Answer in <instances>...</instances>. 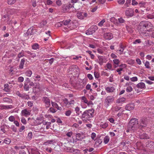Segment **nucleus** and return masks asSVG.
I'll list each match as a JSON object with an SVG mask.
<instances>
[{
	"label": "nucleus",
	"instance_id": "nucleus-1",
	"mask_svg": "<svg viewBox=\"0 0 154 154\" xmlns=\"http://www.w3.org/2000/svg\"><path fill=\"white\" fill-rule=\"evenodd\" d=\"M152 24L148 21H143L140 22L137 26L138 30L140 33H146L145 32H149L153 28Z\"/></svg>",
	"mask_w": 154,
	"mask_h": 154
},
{
	"label": "nucleus",
	"instance_id": "nucleus-2",
	"mask_svg": "<svg viewBox=\"0 0 154 154\" xmlns=\"http://www.w3.org/2000/svg\"><path fill=\"white\" fill-rule=\"evenodd\" d=\"M94 110L93 109L86 110L83 112L82 116V119L84 122H86L93 117Z\"/></svg>",
	"mask_w": 154,
	"mask_h": 154
},
{
	"label": "nucleus",
	"instance_id": "nucleus-3",
	"mask_svg": "<svg viewBox=\"0 0 154 154\" xmlns=\"http://www.w3.org/2000/svg\"><path fill=\"white\" fill-rule=\"evenodd\" d=\"M138 125H139L138 119L136 118H132L128 124V128L130 130H132V131H134L139 128L138 127Z\"/></svg>",
	"mask_w": 154,
	"mask_h": 154
},
{
	"label": "nucleus",
	"instance_id": "nucleus-4",
	"mask_svg": "<svg viewBox=\"0 0 154 154\" xmlns=\"http://www.w3.org/2000/svg\"><path fill=\"white\" fill-rule=\"evenodd\" d=\"M147 119L146 118H142L139 121L138 127L139 128L141 129L147 125Z\"/></svg>",
	"mask_w": 154,
	"mask_h": 154
},
{
	"label": "nucleus",
	"instance_id": "nucleus-5",
	"mask_svg": "<svg viewBox=\"0 0 154 154\" xmlns=\"http://www.w3.org/2000/svg\"><path fill=\"white\" fill-rule=\"evenodd\" d=\"M114 100V97L112 96H109L107 97L104 101L105 106L107 107L109 106L110 104Z\"/></svg>",
	"mask_w": 154,
	"mask_h": 154
},
{
	"label": "nucleus",
	"instance_id": "nucleus-6",
	"mask_svg": "<svg viewBox=\"0 0 154 154\" xmlns=\"http://www.w3.org/2000/svg\"><path fill=\"white\" fill-rule=\"evenodd\" d=\"M42 100L46 108H49L51 106V101L48 97H43L42 98Z\"/></svg>",
	"mask_w": 154,
	"mask_h": 154
},
{
	"label": "nucleus",
	"instance_id": "nucleus-7",
	"mask_svg": "<svg viewBox=\"0 0 154 154\" xmlns=\"http://www.w3.org/2000/svg\"><path fill=\"white\" fill-rule=\"evenodd\" d=\"M97 26H92L86 30V34L87 35H92L97 30Z\"/></svg>",
	"mask_w": 154,
	"mask_h": 154
},
{
	"label": "nucleus",
	"instance_id": "nucleus-8",
	"mask_svg": "<svg viewBox=\"0 0 154 154\" xmlns=\"http://www.w3.org/2000/svg\"><path fill=\"white\" fill-rule=\"evenodd\" d=\"M77 17L79 19L83 20L88 17L87 14L85 12H78L76 14Z\"/></svg>",
	"mask_w": 154,
	"mask_h": 154
},
{
	"label": "nucleus",
	"instance_id": "nucleus-9",
	"mask_svg": "<svg viewBox=\"0 0 154 154\" xmlns=\"http://www.w3.org/2000/svg\"><path fill=\"white\" fill-rule=\"evenodd\" d=\"M103 37L106 40H110L113 38V36L111 32H106L104 34Z\"/></svg>",
	"mask_w": 154,
	"mask_h": 154
},
{
	"label": "nucleus",
	"instance_id": "nucleus-10",
	"mask_svg": "<svg viewBox=\"0 0 154 154\" xmlns=\"http://www.w3.org/2000/svg\"><path fill=\"white\" fill-rule=\"evenodd\" d=\"M134 10L131 8H128L125 11V15L127 16L131 17L134 15Z\"/></svg>",
	"mask_w": 154,
	"mask_h": 154
},
{
	"label": "nucleus",
	"instance_id": "nucleus-11",
	"mask_svg": "<svg viewBox=\"0 0 154 154\" xmlns=\"http://www.w3.org/2000/svg\"><path fill=\"white\" fill-rule=\"evenodd\" d=\"M74 8V5H72L69 4L68 5H63V11H69L70 8Z\"/></svg>",
	"mask_w": 154,
	"mask_h": 154
},
{
	"label": "nucleus",
	"instance_id": "nucleus-12",
	"mask_svg": "<svg viewBox=\"0 0 154 154\" xmlns=\"http://www.w3.org/2000/svg\"><path fill=\"white\" fill-rule=\"evenodd\" d=\"M105 89L107 93L113 92L115 90V88L112 86H108L105 87Z\"/></svg>",
	"mask_w": 154,
	"mask_h": 154
},
{
	"label": "nucleus",
	"instance_id": "nucleus-13",
	"mask_svg": "<svg viewBox=\"0 0 154 154\" xmlns=\"http://www.w3.org/2000/svg\"><path fill=\"white\" fill-rule=\"evenodd\" d=\"M139 137L141 139H147L150 138L149 136L145 133L139 134Z\"/></svg>",
	"mask_w": 154,
	"mask_h": 154
},
{
	"label": "nucleus",
	"instance_id": "nucleus-14",
	"mask_svg": "<svg viewBox=\"0 0 154 154\" xmlns=\"http://www.w3.org/2000/svg\"><path fill=\"white\" fill-rule=\"evenodd\" d=\"M21 114L22 115L24 116H28L30 115V112L26 109H25L22 110Z\"/></svg>",
	"mask_w": 154,
	"mask_h": 154
},
{
	"label": "nucleus",
	"instance_id": "nucleus-15",
	"mask_svg": "<svg viewBox=\"0 0 154 154\" xmlns=\"http://www.w3.org/2000/svg\"><path fill=\"white\" fill-rule=\"evenodd\" d=\"M43 122V120L42 118L41 117H37L35 120V123L36 125H38L42 123Z\"/></svg>",
	"mask_w": 154,
	"mask_h": 154
},
{
	"label": "nucleus",
	"instance_id": "nucleus-16",
	"mask_svg": "<svg viewBox=\"0 0 154 154\" xmlns=\"http://www.w3.org/2000/svg\"><path fill=\"white\" fill-rule=\"evenodd\" d=\"M69 152L73 154H81L80 150L78 149H70Z\"/></svg>",
	"mask_w": 154,
	"mask_h": 154
},
{
	"label": "nucleus",
	"instance_id": "nucleus-17",
	"mask_svg": "<svg viewBox=\"0 0 154 154\" xmlns=\"http://www.w3.org/2000/svg\"><path fill=\"white\" fill-rule=\"evenodd\" d=\"M130 142L128 141H123L121 142V144L124 148L126 149L128 146H129ZM124 149V148H123Z\"/></svg>",
	"mask_w": 154,
	"mask_h": 154
},
{
	"label": "nucleus",
	"instance_id": "nucleus-18",
	"mask_svg": "<svg viewBox=\"0 0 154 154\" xmlns=\"http://www.w3.org/2000/svg\"><path fill=\"white\" fill-rule=\"evenodd\" d=\"M11 105H5L3 104L0 105V109L2 110L3 109H7L12 108Z\"/></svg>",
	"mask_w": 154,
	"mask_h": 154
},
{
	"label": "nucleus",
	"instance_id": "nucleus-19",
	"mask_svg": "<svg viewBox=\"0 0 154 154\" xmlns=\"http://www.w3.org/2000/svg\"><path fill=\"white\" fill-rule=\"evenodd\" d=\"M71 20L70 19H68V20H66L65 21H63V24L64 25L67 26V27H68L70 29H72L70 27V25L71 24Z\"/></svg>",
	"mask_w": 154,
	"mask_h": 154
},
{
	"label": "nucleus",
	"instance_id": "nucleus-20",
	"mask_svg": "<svg viewBox=\"0 0 154 154\" xmlns=\"http://www.w3.org/2000/svg\"><path fill=\"white\" fill-rule=\"evenodd\" d=\"M134 108V106L133 104H128L126 105L125 109L127 110H131L133 109Z\"/></svg>",
	"mask_w": 154,
	"mask_h": 154
},
{
	"label": "nucleus",
	"instance_id": "nucleus-21",
	"mask_svg": "<svg viewBox=\"0 0 154 154\" xmlns=\"http://www.w3.org/2000/svg\"><path fill=\"white\" fill-rule=\"evenodd\" d=\"M25 60L24 58L21 59L20 65L19 66V69H23L24 64L25 62Z\"/></svg>",
	"mask_w": 154,
	"mask_h": 154
},
{
	"label": "nucleus",
	"instance_id": "nucleus-22",
	"mask_svg": "<svg viewBox=\"0 0 154 154\" xmlns=\"http://www.w3.org/2000/svg\"><path fill=\"white\" fill-rule=\"evenodd\" d=\"M55 143V142L54 140H49L43 143V145L45 146H48L49 144H53V143Z\"/></svg>",
	"mask_w": 154,
	"mask_h": 154
},
{
	"label": "nucleus",
	"instance_id": "nucleus-23",
	"mask_svg": "<svg viewBox=\"0 0 154 154\" xmlns=\"http://www.w3.org/2000/svg\"><path fill=\"white\" fill-rule=\"evenodd\" d=\"M154 145V142L151 141H148L146 143V146L148 147L151 148Z\"/></svg>",
	"mask_w": 154,
	"mask_h": 154
},
{
	"label": "nucleus",
	"instance_id": "nucleus-24",
	"mask_svg": "<svg viewBox=\"0 0 154 154\" xmlns=\"http://www.w3.org/2000/svg\"><path fill=\"white\" fill-rule=\"evenodd\" d=\"M76 139L78 140H81L83 138L82 134L79 133H78L76 134Z\"/></svg>",
	"mask_w": 154,
	"mask_h": 154
},
{
	"label": "nucleus",
	"instance_id": "nucleus-25",
	"mask_svg": "<svg viewBox=\"0 0 154 154\" xmlns=\"http://www.w3.org/2000/svg\"><path fill=\"white\" fill-rule=\"evenodd\" d=\"M51 103L53 107L59 110H61V109L62 108L61 107H59L56 103L51 101Z\"/></svg>",
	"mask_w": 154,
	"mask_h": 154
},
{
	"label": "nucleus",
	"instance_id": "nucleus-26",
	"mask_svg": "<svg viewBox=\"0 0 154 154\" xmlns=\"http://www.w3.org/2000/svg\"><path fill=\"white\" fill-rule=\"evenodd\" d=\"M4 90L6 92H8L10 91V88H9V85L7 84H5L4 86Z\"/></svg>",
	"mask_w": 154,
	"mask_h": 154
},
{
	"label": "nucleus",
	"instance_id": "nucleus-27",
	"mask_svg": "<svg viewBox=\"0 0 154 154\" xmlns=\"http://www.w3.org/2000/svg\"><path fill=\"white\" fill-rule=\"evenodd\" d=\"M63 101L65 105L67 107H69V101L66 98H65L63 99Z\"/></svg>",
	"mask_w": 154,
	"mask_h": 154
},
{
	"label": "nucleus",
	"instance_id": "nucleus-28",
	"mask_svg": "<svg viewBox=\"0 0 154 154\" xmlns=\"http://www.w3.org/2000/svg\"><path fill=\"white\" fill-rule=\"evenodd\" d=\"M126 99L124 97H122L116 100V103H122L125 101Z\"/></svg>",
	"mask_w": 154,
	"mask_h": 154
},
{
	"label": "nucleus",
	"instance_id": "nucleus-29",
	"mask_svg": "<svg viewBox=\"0 0 154 154\" xmlns=\"http://www.w3.org/2000/svg\"><path fill=\"white\" fill-rule=\"evenodd\" d=\"M137 87L140 88H143L145 87V85L144 83L140 82L137 85Z\"/></svg>",
	"mask_w": 154,
	"mask_h": 154
},
{
	"label": "nucleus",
	"instance_id": "nucleus-30",
	"mask_svg": "<svg viewBox=\"0 0 154 154\" xmlns=\"http://www.w3.org/2000/svg\"><path fill=\"white\" fill-rule=\"evenodd\" d=\"M100 127L103 128H106L108 126V124L107 123L105 122L103 123V122L101 123L100 125Z\"/></svg>",
	"mask_w": 154,
	"mask_h": 154
},
{
	"label": "nucleus",
	"instance_id": "nucleus-31",
	"mask_svg": "<svg viewBox=\"0 0 154 154\" xmlns=\"http://www.w3.org/2000/svg\"><path fill=\"white\" fill-rule=\"evenodd\" d=\"M109 136H106L103 139V142L105 144L107 143L109 140Z\"/></svg>",
	"mask_w": 154,
	"mask_h": 154
},
{
	"label": "nucleus",
	"instance_id": "nucleus-32",
	"mask_svg": "<svg viewBox=\"0 0 154 154\" xmlns=\"http://www.w3.org/2000/svg\"><path fill=\"white\" fill-rule=\"evenodd\" d=\"M75 100L73 99H71L69 101V107H72L75 103Z\"/></svg>",
	"mask_w": 154,
	"mask_h": 154
},
{
	"label": "nucleus",
	"instance_id": "nucleus-33",
	"mask_svg": "<svg viewBox=\"0 0 154 154\" xmlns=\"http://www.w3.org/2000/svg\"><path fill=\"white\" fill-rule=\"evenodd\" d=\"M39 48V45L37 43H35L32 46V48L33 49L37 50Z\"/></svg>",
	"mask_w": 154,
	"mask_h": 154
},
{
	"label": "nucleus",
	"instance_id": "nucleus-34",
	"mask_svg": "<svg viewBox=\"0 0 154 154\" xmlns=\"http://www.w3.org/2000/svg\"><path fill=\"white\" fill-rule=\"evenodd\" d=\"M99 60H98V63L100 65H102L103 62V60L102 57H98Z\"/></svg>",
	"mask_w": 154,
	"mask_h": 154
},
{
	"label": "nucleus",
	"instance_id": "nucleus-35",
	"mask_svg": "<svg viewBox=\"0 0 154 154\" xmlns=\"http://www.w3.org/2000/svg\"><path fill=\"white\" fill-rule=\"evenodd\" d=\"M80 108L78 106H76L75 108V113L78 115L80 114Z\"/></svg>",
	"mask_w": 154,
	"mask_h": 154
},
{
	"label": "nucleus",
	"instance_id": "nucleus-36",
	"mask_svg": "<svg viewBox=\"0 0 154 154\" xmlns=\"http://www.w3.org/2000/svg\"><path fill=\"white\" fill-rule=\"evenodd\" d=\"M21 98L25 100H28L29 98V95L25 94H23Z\"/></svg>",
	"mask_w": 154,
	"mask_h": 154
},
{
	"label": "nucleus",
	"instance_id": "nucleus-37",
	"mask_svg": "<svg viewBox=\"0 0 154 154\" xmlns=\"http://www.w3.org/2000/svg\"><path fill=\"white\" fill-rule=\"evenodd\" d=\"M126 29L127 31L130 33L133 32L134 30L133 29H132L130 26H126Z\"/></svg>",
	"mask_w": 154,
	"mask_h": 154
},
{
	"label": "nucleus",
	"instance_id": "nucleus-38",
	"mask_svg": "<svg viewBox=\"0 0 154 154\" xmlns=\"http://www.w3.org/2000/svg\"><path fill=\"white\" fill-rule=\"evenodd\" d=\"M110 20L111 22L114 23H118L117 20L114 17H112L110 19Z\"/></svg>",
	"mask_w": 154,
	"mask_h": 154
},
{
	"label": "nucleus",
	"instance_id": "nucleus-39",
	"mask_svg": "<svg viewBox=\"0 0 154 154\" xmlns=\"http://www.w3.org/2000/svg\"><path fill=\"white\" fill-rule=\"evenodd\" d=\"M32 74V71L31 70H28L26 72V75L29 77H30Z\"/></svg>",
	"mask_w": 154,
	"mask_h": 154
},
{
	"label": "nucleus",
	"instance_id": "nucleus-40",
	"mask_svg": "<svg viewBox=\"0 0 154 154\" xmlns=\"http://www.w3.org/2000/svg\"><path fill=\"white\" fill-rule=\"evenodd\" d=\"M57 111V110H56L55 109L51 107L49 108V109L48 110V112H51L52 113H55Z\"/></svg>",
	"mask_w": 154,
	"mask_h": 154
},
{
	"label": "nucleus",
	"instance_id": "nucleus-41",
	"mask_svg": "<svg viewBox=\"0 0 154 154\" xmlns=\"http://www.w3.org/2000/svg\"><path fill=\"white\" fill-rule=\"evenodd\" d=\"M126 90L127 92H131L132 91L133 88L131 86H127L126 89Z\"/></svg>",
	"mask_w": 154,
	"mask_h": 154
},
{
	"label": "nucleus",
	"instance_id": "nucleus-42",
	"mask_svg": "<svg viewBox=\"0 0 154 154\" xmlns=\"http://www.w3.org/2000/svg\"><path fill=\"white\" fill-rule=\"evenodd\" d=\"M11 142V140L10 139L8 138H5L4 141V142L6 144H9Z\"/></svg>",
	"mask_w": 154,
	"mask_h": 154
},
{
	"label": "nucleus",
	"instance_id": "nucleus-43",
	"mask_svg": "<svg viewBox=\"0 0 154 154\" xmlns=\"http://www.w3.org/2000/svg\"><path fill=\"white\" fill-rule=\"evenodd\" d=\"M24 56V51H21L18 54V57L19 58H20L21 57H23Z\"/></svg>",
	"mask_w": 154,
	"mask_h": 154
},
{
	"label": "nucleus",
	"instance_id": "nucleus-44",
	"mask_svg": "<svg viewBox=\"0 0 154 154\" xmlns=\"http://www.w3.org/2000/svg\"><path fill=\"white\" fill-rule=\"evenodd\" d=\"M72 113V112L70 110L66 111L65 113V115L67 116H69Z\"/></svg>",
	"mask_w": 154,
	"mask_h": 154
},
{
	"label": "nucleus",
	"instance_id": "nucleus-45",
	"mask_svg": "<svg viewBox=\"0 0 154 154\" xmlns=\"http://www.w3.org/2000/svg\"><path fill=\"white\" fill-rule=\"evenodd\" d=\"M145 66L146 67L147 69H150V67L149 66L150 64L149 62L148 61H146L145 64Z\"/></svg>",
	"mask_w": 154,
	"mask_h": 154
},
{
	"label": "nucleus",
	"instance_id": "nucleus-46",
	"mask_svg": "<svg viewBox=\"0 0 154 154\" xmlns=\"http://www.w3.org/2000/svg\"><path fill=\"white\" fill-rule=\"evenodd\" d=\"M81 100L84 103L86 104L88 103V100L85 96H82L81 97Z\"/></svg>",
	"mask_w": 154,
	"mask_h": 154
},
{
	"label": "nucleus",
	"instance_id": "nucleus-47",
	"mask_svg": "<svg viewBox=\"0 0 154 154\" xmlns=\"http://www.w3.org/2000/svg\"><path fill=\"white\" fill-rule=\"evenodd\" d=\"M32 28H31L27 30V33L28 35H31L33 33V32L32 31Z\"/></svg>",
	"mask_w": 154,
	"mask_h": 154
},
{
	"label": "nucleus",
	"instance_id": "nucleus-48",
	"mask_svg": "<svg viewBox=\"0 0 154 154\" xmlns=\"http://www.w3.org/2000/svg\"><path fill=\"white\" fill-rule=\"evenodd\" d=\"M73 134V132L72 131H69L67 132L66 134V135L69 137H71L72 135Z\"/></svg>",
	"mask_w": 154,
	"mask_h": 154
},
{
	"label": "nucleus",
	"instance_id": "nucleus-49",
	"mask_svg": "<svg viewBox=\"0 0 154 154\" xmlns=\"http://www.w3.org/2000/svg\"><path fill=\"white\" fill-rule=\"evenodd\" d=\"M45 150L48 153H51L53 151L52 149L50 147H47L45 149Z\"/></svg>",
	"mask_w": 154,
	"mask_h": 154
},
{
	"label": "nucleus",
	"instance_id": "nucleus-50",
	"mask_svg": "<svg viewBox=\"0 0 154 154\" xmlns=\"http://www.w3.org/2000/svg\"><path fill=\"white\" fill-rule=\"evenodd\" d=\"M9 120L11 122H14L15 120V119L14 116H11L8 118Z\"/></svg>",
	"mask_w": 154,
	"mask_h": 154
},
{
	"label": "nucleus",
	"instance_id": "nucleus-51",
	"mask_svg": "<svg viewBox=\"0 0 154 154\" xmlns=\"http://www.w3.org/2000/svg\"><path fill=\"white\" fill-rule=\"evenodd\" d=\"M24 88L25 90L26 91H28L29 89V87L28 84L25 83L24 84Z\"/></svg>",
	"mask_w": 154,
	"mask_h": 154
},
{
	"label": "nucleus",
	"instance_id": "nucleus-52",
	"mask_svg": "<svg viewBox=\"0 0 154 154\" xmlns=\"http://www.w3.org/2000/svg\"><path fill=\"white\" fill-rule=\"evenodd\" d=\"M105 22V20L104 19H103L98 23V25L100 26H103V24Z\"/></svg>",
	"mask_w": 154,
	"mask_h": 154
},
{
	"label": "nucleus",
	"instance_id": "nucleus-53",
	"mask_svg": "<svg viewBox=\"0 0 154 154\" xmlns=\"http://www.w3.org/2000/svg\"><path fill=\"white\" fill-rule=\"evenodd\" d=\"M15 0H8V3L9 5H12L15 3Z\"/></svg>",
	"mask_w": 154,
	"mask_h": 154
},
{
	"label": "nucleus",
	"instance_id": "nucleus-54",
	"mask_svg": "<svg viewBox=\"0 0 154 154\" xmlns=\"http://www.w3.org/2000/svg\"><path fill=\"white\" fill-rule=\"evenodd\" d=\"M94 75L96 79H98L100 77V74L98 72H94Z\"/></svg>",
	"mask_w": 154,
	"mask_h": 154
},
{
	"label": "nucleus",
	"instance_id": "nucleus-55",
	"mask_svg": "<svg viewBox=\"0 0 154 154\" xmlns=\"http://www.w3.org/2000/svg\"><path fill=\"white\" fill-rule=\"evenodd\" d=\"M21 122L24 125H26V122L25 119L23 117L21 118Z\"/></svg>",
	"mask_w": 154,
	"mask_h": 154
},
{
	"label": "nucleus",
	"instance_id": "nucleus-56",
	"mask_svg": "<svg viewBox=\"0 0 154 154\" xmlns=\"http://www.w3.org/2000/svg\"><path fill=\"white\" fill-rule=\"evenodd\" d=\"M32 137V132H29L28 134L27 137L29 139H31Z\"/></svg>",
	"mask_w": 154,
	"mask_h": 154
},
{
	"label": "nucleus",
	"instance_id": "nucleus-57",
	"mask_svg": "<svg viewBox=\"0 0 154 154\" xmlns=\"http://www.w3.org/2000/svg\"><path fill=\"white\" fill-rule=\"evenodd\" d=\"M91 138L92 140H94L96 137V134L94 133H92L91 134Z\"/></svg>",
	"mask_w": 154,
	"mask_h": 154
},
{
	"label": "nucleus",
	"instance_id": "nucleus-58",
	"mask_svg": "<svg viewBox=\"0 0 154 154\" xmlns=\"http://www.w3.org/2000/svg\"><path fill=\"white\" fill-rule=\"evenodd\" d=\"M24 80V78L22 76H20L18 77V81L20 82H22Z\"/></svg>",
	"mask_w": 154,
	"mask_h": 154
},
{
	"label": "nucleus",
	"instance_id": "nucleus-59",
	"mask_svg": "<svg viewBox=\"0 0 154 154\" xmlns=\"http://www.w3.org/2000/svg\"><path fill=\"white\" fill-rule=\"evenodd\" d=\"M121 107L119 106H116L114 108V110L116 111H118L120 110H121Z\"/></svg>",
	"mask_w": 154,
	"mask_h": 154
},
{
	"label": "nucleus",
	"instance_id": "nucleus-60",
	"mask_svg": "<svg viewBox=\"0 0 154 154\" xmlns=\"http://www.w3.org/2000/svg\"><path fill=\"white\" fill-rule=\"evenodd\" d=\"M113 61L114 64L117 65H118L119 62V60L118 59H114Z\"/></svg>",
	"mask_w": 154,
	"mask_h": 154
},
{
	"label": "nucleus",
	"instance_id": "nucleus-61",
	"mask_svg": "<svg viewBox=\"0 0 154 154\" xmlns=\"http://www.w3.org/2000/svg\"><path fill=\"white\" fill-rule=\"evenodd\" d=\"M106 67L107 68L109 69V70H111L112 68V66L111 64L109 63H107V64L106 65Z\"/></svg>",
	"mask_w": 154,
	"mask_h": 154
},
{
	"label": "nucleus",
	"instance_id": "nucleus-62",
	"mask_svg": "<svg viewBox=\"0 0 154 154\" xmlns=\"http://www.w3.org/2000/svg\"><path fill=\"white\" fill-rule=\"evenodd\" d=\"M118 21L119 23H124L125 20L122 18L121 17L118 19Z\"/></svg>",
	"mask_w": 154,
	"mask_h": 154
},
{
	"label": "nucleus",
	"instance_id": "nucleus-63",
	"mask_svg": "<svg viewBox=\"0 0 154 154\" xmlns=\"http://www.w3.org/2000/svg\"><path fill=\"white\" fill-rule=\"evenodd\" d=\"M123 69L122 68H119L117 69L116 70V71L118 72V74L119 75H121L122 73L121 71H122Z\"/></svg>",
	"mask_w": 154,
	"mask_h": 154
},
{
	"label": "nucleus",
	"instance_id": "nucleus-64",
	"mask_svg": "<svg viewBox=\"0 0 154 154\" xmlns=\"http://www.w3.org/2000/svg\"><path fill=\"white\" fill-rule=\"evenodd\" d=\"M31 153L32 154H40L37 150H32Z\"/></svg>",
	"mask_w": 154,
	"mask_h": 154
}]
</instances>
